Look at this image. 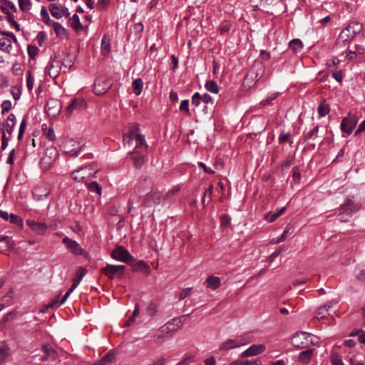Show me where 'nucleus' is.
Returning <instances> with one entry per match:
<instances>
[{
	"instance_id": "6e6552de",
	"label": "nucleus",
	"mask_w": 365,
	"mask_h": 365,
	"mask_svg": "<svg viewBox=\"0 0 365 365\" xmlns=\"http://www.w3.org/2000/svg\"><path fill=\"white\" fill-rule=\"evenodd\" d=\"M266 350L264 344H253L241 354V357L254 356L263 353Z\"/></svg>"
},
{
	"instance_id": "7c9ffc66",
	"label": "nucleus",
	"mask_w": 365,
	"mask_h": 365,
	"mask_svg": "<svg viewBox=\"0 0 365 365\" xmlns=\"http://www.w3.org/2000/svg\"><path fill=\"white\" fill-rule=\"evenodd\" d=\"M16 125V116L14 114H10L6 120V129L9 134H11L13 128Z\"/></svg>"
},
{
	"instance_id": "4468645a",
	"label": "nucleus",
	"mask_w": 365,
	"mask_h": 365,
	"mask_svg": "<svg viewBox=\"0 0 365 365\" xmlns=\"http://www.w3.org/2000/svg\"><path fill=\"white\" fill-rule=\"evenodd\" d=\"M363 29V26L359 22H352L349 24L346 29H343L340 33L339 38H343L346 33L351 31V37H354L356 34L360 33Z\"/></svg>"
},
{
	"instance_id": "f8f14e48",
	"label": "nucleus",
	"mask_w": 365,
	"mask_h": 365,
	"mask_svg": "<svg viewBox=\"0 0 365 365\" xmlns=\"http://www.w3.org/2000/svg\"><path fill=\"white\" fill-rule=\"evenodd\" d=\"M57 155V150L55 148H47L41 159V163L49 166L56 160Z\"/></svg>"
},
{
	"instance_id": "c756f323",
	"label": "nucleus",
	"mask_w": 365,
	"mask_h": 365,
	"mask_svg": "<svg viewBox=\"0 0 365 365\" xmlns=\"http://www.w3.org/2000/svg\"><path fill=\"white\" fill-rule=\"evenodd\" d=\"M143 86V82L141 78H136L132 83L133 93L136 96H139L141 93Z\"/></svg>"
},
{
	"instance_id": "20e7f679",
	"label": "nucleus",
	"mask_w": 365,
	"mask_h": 365,
	"mask_svg": "<svg viewBox=\"0 0 365 365\" xmlns=\"http://www.w3.org/2000/svg\"><path fill=\"white\" fill-rule=\"evenodd\" d=\"M111 257L115 260L129 262L133 260V257L122 246H117L111 252Z\"/></svg>"
},
{
	"instance_id": "8fccbe9b",
	"label": "nucleus",
	"mask_w": 365,
	"mask_h": 365,
	"mask_svg": "<svg viewBox=\"0 0 365 365\" xmlns=\"http://www.w3.org/2000/svg\"><path fill=\"white\" fill-rule=\"evenodd\" d=\"M11 47V42L9 39H0V49L3 51H8Z\"/></svg>"
},
{
	"instance_id": "393cba45",
	"label": "nucleus",
	"mask_w": 365,
	"mask_h": 365,
	"mask_svg": "<svg viewBox=\"0 0 365 365\" xmlns=\"http://www.w3.org/2000/svg\"><path fill=\"white\" fill-rule=\"evenodd\" d=\"M206 281L207 287L212 290L217 289L220 286V279L218 277L210 276Z\"/></svg>"
},
{
	"instance_id": "a211bd4d",
	"label": "nucleus",
	"mask_w": 365,
	"mask_h": 365,
	"mask_svg": "<svg viewBox=\"0 0 365 365\" xmlns=\"http://www.w3.org/2000/svg\"><path fill=\"white\" fill-rule=\"evenodd\" d=\"M86 108V103L83 99L74 98L71 103L66 107V115H71L72 112L76 110H82Z\"/></svg>"
},
{
	"instance_id": "412c9836",
	"label": "nucleus",
	"mask_w": 365,
	"mask_h": 365,
	"mask_svg": "<svg viewBox=\"0 0 365 365\" xmlns=\"http://www.w3.org/2000/svg\"><path fill=\"white\" fill-rule=\"evenodd\" d=\"M86 273L87 270L83 267H79L77 269L75 276L73 278V284L71 286L73 289H76L78 287V285L79 284L83 277L86 274Z\"/></svg>"
},
{
	"instance_id": "0e129e2a",
	"label": "nucleus",
	"mask_w": 365,
	"mask_h": 365,
	"mask_svg": "<svg viewBox=\"0 0 365 365\" xmlns=\"http://www.w3.org/2000/svg\"><path fill=\"white\" fill-rule=\"evenodd\" d=\"M290 137V134L289 133H281L279 136V142L280 143H283L284 142H286L287 140H289Z\"/></svg>"
},
{
	"instance_id": "f257e3e1",
	"label": "nucleus",
	"mask_w": 365,
	"mask_h": 365,
	"mask_svg": "<svg viewBox=\"0 0 365 365\" xmlns=\"http://www.w3.org/2000/svg\"><path fill=\"white\" fill-rule=\"evenodd\" d=\"M250 341L246 336H239L235 339H229L222 342L219 349L222 351H227L232 349L239 348L248 344Z\"/></svg>"
},
{
	"instance_id": "69168bd1",
	"label": "nucleus",
	"mask_w": 365,
	"mask_h": 365,
	"mask_svg": "<svg viewBox=\"0 0 365 365\" xmlns=\"http://www.w3.org/2000/svg\"><path fill=\"white\" fill-rule=\"evenodd\" d=\"M11 94L14 100H19L21 97V91L17 88H12Z\"/></svg>"
},
{
	"instance_id": "c03bdc74",
	"label": "nucleus",
	"mask_w": 365,
	"mask_h": 365,
	"mask_svg": "<svg viewBox=\"0 0 365 365\" xmlns=\"http://www.w3.org/2000/svg\"><path fill=\"white\" fill-rule=\"evenodd\" d=\"M9 220L10 222L12 224H15V225H19V226L23 225V221H22L21 218L18 215L11 213Z\"/></svg>"
},
{
	"instance_id": "4be33fe9",
	"label": "nucleus",
	"mask_w": 365,
	"mask_h": 365,
	"mask_svg": "<svg viewBox=\"0 0 365 365\" xmlns=\"http://www.w3.org/2000/svg\"><path fill=\"white\" fill-rule=\"evenodd\" d=\"M286 208L285 207H284L280 209H277L274 212H269L264 215V218L267 222H272L274 220H276V219L279 217L281 215H282L284 212Z\"/></svg>"
},
{
	"instance_id": "603ef678",
	"label": "nucleus",
	"mask_w": 365,
	"mask_h": 365,
	"mask_svg": "<svg viewBox=\"0 0 365 365\" xmlns=\"http://www.w3.org/2000/svg\"><path fill=\"white\" fill-rule=\"evenodd\" d=\"M356 335H358L359 336V341L362 343V344H365V331H362V330H359L358 331H356V332H351L350 334V336H356Z\"/></svg>"
},
{
	"instance_id": "c85d7f7f",
	"label": "nucleus",
	"mask_w": 365,
	"mask_h": 365,
	"mask_svg": "<svg viewBox=\"0 0 365 365\" xmlns=\"http://www.w3.org/2000/svg\"><path fill=\"white\" fill-rule=\"evenodd\" d=\"M90 192H95L99 195L102 193V187L96 181H93L86 184Z\"/></svg>"
},
{
	"instance_id": "6e6d98bb",
	"label": "nucleus",
	"mask_w": 365,
	"mask_h": 365,
	"mask_svg": "<svg viewBox=\"0 0 365 365\" xmlns=\"http://www.w3.org/2000/svg\"><path fill=\"white\" fill-rule=\"evenodd\" d=\"M34 79L31 76V73L29 72L27 78H26V87L29 91H31L34 88Z\"/></svg>"
},
{
	"instance_id": "2eb2a0df",
	"label": "nucleus",
	"mask_w": 365,
	"mask_h": 365,
	"mask_svg": "<svg viewBox=\"0 0 365 365\" xmlns=\"http://www.w3.org/2000/svg\"><path fill=\"white\" fill-rule=\"evenodd\" d=\"M26 225L37 235H43L48 229L45 222H36L32 220H27Z\"/></svg>"
},
{
	"instance_id": "0eeeda50",
	"label": "nucleus",
	"mask_w": 365,
	"mask_h": 365,
	"mask_svg": "<svg viewBox=\"0 0 365 365\" xmlns=\"http://www.w3.org/2000/svg\"><path fill=\"white\" fill-rule=\"evenodd\" d=\"M61 103L56 99H50L46 105V110L49 116L55 117L59 114Z\"/></svg>"
},
{
	"instance_id": "cd10ccee",
	"label": "nucleus",
	"mask_w": 365,
	"mask_h": 365,
	"mask_svg": "<svg viewBox=\"0 0 365 365\" xmlns=\"http://www.w3.org/2000/svg\"><path fill=\"white\" fill-rule=\"evenodd\" d=\"M52 26L57 36L61 38L67 36L66 30L61 24L58 22H54Z\"/></svg>"
},
{
	"instance_id": "f704fd0d",
	"label": "nucleus",
	"mask_w": 365,
	"mask_h": 365,
	"mask_svg": "<svg viewBox=\"0 0 365 365\" xmlns=\"http://www.w3.org/2000/svg\"><path fill=\"white\" fill-rule=\"evenodd\" d=\"M312 350L303 351L299 354V359L303 363H308L312 357Z\"/></svg>"
},
{
	"instance_id": "680f3d73",
	"label": "nucleus",
	"mask_w": 365,
	"mask_h": 365,
	"mask_svg": "<svg viewBox=\"0 0 365 365\" xmlns=\"http://www.w3.org/2000/svg\"><path fill=\"white\" fill-rule=\"evenodd\" d=\"M284 250V247L280 246L271 255H270V260H274L275 258L278 257V255Z\"/></svg>"
},
{
	"instance_id": "4c0bfd02",
	"label": "nucleus",
	"mask_w": 365,
	"mask_h": 365,
	"mask_svg": "<svg viewBox=\"0 0 365 365\" xmlns=\"http://www.w3.org/2000/svg\"><path fill=\"white\" fill-rule=\"evenodd\" d=\"M7 15V20L11 24V26H13L17 31H20V27L19 24L14 20V15L12 12L5 13Z\"/></svg>"
},
{
	"instance_id": "ea45409f",
	"label": "nucleus",
	"mask_w": 365,
	"mask_h": 365,
	"mask_svg": "<svg viewBox=\"0 0 365 365\" xmlns=\"http://www.w3.org/2000/svg\"><path fill=\"white\" fill-rule=\"evenodd\" d=\"M330 361L331 365H344L341 357L336 353L331 354Z\"/></svg>"
},
{
	"instance_id": "a18cd8bd",
	"label": "nucleus",
	"mask_w": 365,
	"mask_h": 365,
	"mask_svg": "<svg viewBox=\"0 0 365 365\" xmlns=\"http://www.w3.org/2000/svg\"><path fill=\"white\" fill-rule=\"evenodd\" d=\"M42 351L45 354V355L42 358L43 361L46 360L48 357L51 356V354H54V351L53 350V349L48 345H43L42 346Z\"/></svg>"
},
{
	"instance_id": "774afa93",
	"label": "nucleus",
	"mask_w": 365,
	"mask_h": 365,
	"mask_svg": "<svg viewBox=\"0 0 365 365\" xmlns=\"http://www.w3.org/2000/svg\"><path fill=\"white\" fill-rule=\"evenodd\" d=\"M241 365H262V363L260 360H247L244 362H241Z\"/></svg>"
},
{
	"instance_id": "423d86ee",
	"label": "nucleus",
	"mask_w": 365,
	"mask_h": 365,
	"mask_svg": "<svg viewBox=\"0 0 365 365\" xmlns=\"http://www.w3.org/2000/svg\"><path fill=\"white\" fill-rule=\"evenodd\" d=\"M357 124L356 118L354 116H348L343 118L341 123V129L343 132L350 135Z\"/></svg>"
},
{
	"instance_id": "338daca9",
	"label": "nucleus",
	"mask_w": 365,
	"mask_h": 365,
	"mask_svg": "<svg viewBox=\"0 0 365 365\" xmlns=\"http://www.w3.org/2000/svg\"><path fill=\"white\" fill-rule=\"evenodd\" d=\"M365 52V48L363 45L357 44L355 46V51H350V53H358L360 54H362Z\"/></svg>"
},
{
	"instance_id": "37998d69",
	"label": "nucleus",
	"mask_w": 365,
	"mask_h": 365,
	"mask_svg": "<svg viewBox=\"0 0 365 365\" xmlns=\"http://www.w3.org/2000/svg\"><path fill=\"white\" fill-rule=\"evenodd\" d=\"M19 8L22 11H26L30 9V0H19Z\"/></svg>"
},
{
	"instance_id": "a19ab883",
	"label": "nucleus",
	"mask_w": 365,
	"mask_h": 365,
	"mask_svg": "<svg viewBox=\"0 0 365 365\" xmlns=\"http://www.w3.org/2000/svg\"><path fill=\"white\" fill-rule=\"evenodd\" d=\"M355 274L358 279L365 280V266H359L355 271Z\"/></svg>"
},
{
	"instance_id": "e2e57ef3",
	"label": "nucleus",
	"mask_w": 365,
	"mask_h": 365,
	"mask_svg": "<svg viewBox=\"0 0 365 365\" xmlns=\"http://www.w3.org/2000/svg\"><path fill=\"white\" fill-rule=\"evenodd\" d=\"M278 96V93H272L270 94L265 100L262 101L263 105H267L273 100H274Z\"/></svg>"
},
{
	"instance_id": "a878e982",
	"label": "nucleus",
	"mask_w": 365,
	"mask_h": 365,
	"mask_svg": "<svg viewBox=\"0 0 365 365\" xmlns=\"http://www.w3.org/2000/svg\"><path fill=\"white\" fill-rule=\"evenodd\" d=\"M289 48L296 53L302 51L303 43L298 38L292 39L289 43Z\"/></svg>"
},
{
	"instance_id": "79ce46f5",
	"label": "nucleus",
	"mask_w": 365,
	"mask_h": 365,
	"mask_svg": "<svg viewBox=\"0 0 365 365\" xmlns=\"http://www.w3.org/2000/svg\"><path fill=\"white\" fill-rule=\"evenodd\" d=\"M12 104L11 102L9 100L4 101L1 103V113L5 115L7 113L11 108Z\"/></svg>"
},
{
	"instance_id": "5701e85b",
	"label": "nucleus",
	"mask_w": 365,
	"mask_h": 365,
	"mask_svg": "<svg viewBox=\"0 0 365 365\" xmlns=\"http://www.w3.org/2000/svg\"><path fill=\"white\" fill-rule=\"evenodd\" d=\"M49 10L51 15L56 19H61L63 16L66 15L64 9L55 4H50Z\"/></svg>"
},
{
	"instance_id": "39448f33",
	"label": "nucleus",
	"mask_w": 365,
	"mask_h": 365,
	"mask_svg": "<svg viewBox=\"0 0 365 365\" xmlns=\"http://www.w3.org/2000/svg\"><path fill=\"white\" fill-rule=\"evenodd\" d=\"M311 335L307 332L302 331L300 333H297L292 339V344L299 348L303 349L306 347L309 341Z\"/></svg>"
},
{
	"instance_id": "5fc2aeb1",
	"label": "nucleus",
	"mask_w": 365,
	"mask_h": 365,
	"mask_svg": "<svg viewBox=\"0 0 365 365\" xmlns=\"http://www.w3.org/2000/svg\"><path fill=\"white\" fill-rule=\"evenodd\" d=\"M192 288H186L182 289L179 294V299L182 300L185 299L187 297L191 294Z\"/></svg>"
},
{
	"instance_id": "473e14b6",
	"label": "nucleus",
	"mask_w": 365,
	"mask_h": 365,
	"mask_svg": "<svg viewBox=\"0 0 365 365\" xmlns=\"http://www.w3.org/2000/svg\"><path fill=\"white\" fill-rule=\"evenodd\" d=\"M329 110H330L329 106L327 103H326L325 101H322L319 103L318 108H317V112L320 117L325 116L327 114L329 113Z\"/></svg>"
},
{
	"instance_id": "09e8293b",
	"label": "nucleus",
	"mask_w": 365,
	"mask_h": 365,
	"mask_svg": "<svg viewBox=\"0 0 365 365\" xmlns=\"http://www.w3.org/2000/svg\"><path fill=\"white\" fill-rule=\"evenodd\" d=\"M43 126L46 127V125H43ZM43 133H44V135H46V137L48 140H53L55 139V133H54V130H53V128H51V127H49L48 128H46L44 129Z\"/></svg>"
},
{
	"instance_id": "b1692460",
	"label": "nucleus",
	"mask_w": 365,
	"mask_h": 365,
	"mask_svg": "<svg viewBox=\"0 0 365 365\" xmlns=\"http://www.w3.org/2000/svg\"><path fill=\"white\" fill-rule=\"evenodd\" d=\"M257 77V75L255 73V72L253 71H250L247 76L245 77L243 83L244 86L250 88L252 84H255L257 81L255 79Z\"/></svg>"
},
{
	"instance_id": "9d476101",
	"label": "nucleus",
	"mask_w": 365,
	"mask_h": 365,
	"mask_svg": "<svg viewBox=\"0 0 365 365\" xmlns=\"http://www.w3.org/2000/svg\"><path fill=\"white\" fill-rule=\"evenodd\" d=\"M90 171V165L81 167L72 173L73 179L78 182L83 181L86 178L93 176Z\"/></svg>"
},
{
	"instance_id": "9b49d317",
	"label": "nucleus",
	"mask_w": 365,
	"mask_h": 365,
	"mask_svg": "<svg viewBox=\"0 0 365 365\" xmlns=\"http://www.w3.org/2000/svg\"><path fill=\"white\" fill-rule=\"evenodd\" d=\"M62 242L66 246V247L75 255L79 256L83 253V249L76 241L66 237L63 239Z\"/></svg>"
},
{
	"instance_id": "de8ad7c7",
	"label": "nucleus",
	"mask_w": 365,
	"mask_h": 365,
	"mask_svg": "<svg viewBox=\"0 0 365 365\" xmlns=\"http://www.w3.org/2000/svg\"><path fill=\"white\" fill-rule=\"evenodd\" d=\"M41 16L42 20L48 25L50 24V18L48 15V12L45 6H42L41 10Z\"/></svg>"
},
{
	"instance_id": "bf43d9fd",
	"label": "nucleus",
	"mask_w": 365,
	"mask_h": 365,
	"mask_svg": "<svg viewBox=\"0 0 365 365\" xmlns=\"http://www.w3.org/2000/svg\"><path fill=\"white\" fill-rule=\"evenodd\" d=\"M293 232H294L293 226L290 224H288L286 226L282 235H283L285 238H287L288 237V235H292Z\"/></svg>"
},
{
	"instance_id": "4d7b16f0",
	"label": "nucleus",
	"mask_w": 365,
	"mask_h": 365,
	"mask_svg": "<svg viewBox=\"0 0 365 365\" xmlns=\"http://www.w3.org/2000/svg\"><path fill=\"white\" fill-rule=\"evenodd\" d=\"M189 101L188 100H183L181 101L180 106V110L181 111L185 112L187 114H189Z\"/></svg>"
},
{
	"instance_id": "13d9d810",
	"label": "nucleus",
	"mask_w": 365,
	"mask_h": 365,
	"mask_svg": "<svg viewBox=\"0 0 365 365\" xmlns=\"http://www.w3.org/2000/svg\"><path fill=\"white\" fill-rule=\"evenodd\" d=\"M26 120H25V119H23L21 123L19 130V135H18L19 140H21L22 138L23 134L26 129Z\"/></svg>"
},
{
	"instance_id": "72a5a7b5",
	"label": "nucleus",
	"mask_w": 365,
	"mask_h": 365,
	"mask_svg": "<svg viewBox=\"0 0 365 365\" xmlns=\"http://www.w3.org/2000/svg\"><path fill=\"white\" fill-rule=\"evenodd\" d=\"M205 88L210 93L217 94L219 92V86L216 81H208L205 85Z\"/></svg>"
},
{
	"instance_id": "052dcab7",
	"label": "nucleus",
	"mask_w": 365,
	"mask_h": 365,
	"mask_svg": "<svg viewBox=\"0 0 365 365\" xmlns=\"http://www.w3.org/2000/svg\"><path fill=\"white\" fill-rule=\"evenodd\" d=\"M136 269H138L141 272H146L148 269V266L144 261H139L136 264Z\"/></svg>"
},
{
	"instance_id": "49530a36",
	"label": "nucleus",
	"mask_w": 365,
	"mask_h": 365,
	"mask_svg": "<svg viewBox=\"0 0 365 365\" xmlns=\"http://www.w3.org/2000/svg\"><path fill=\"white\" fill-rule=\"evenodd\" d=\"M137 155L133 157L134 165L135 167H140L144 162V156L142 154L137 153Z\"/></svg>"
},
{
	"instance_id": "1a4fd4ad",
	"label": "nucleus",
	"mask_w": 365,
	"mask_h": 365,
	"mask_svg": "<svg viewBox=\"0 0 365 365\" xmlns=\"http://www.w3.org/2000/svg\"><path fill=\"white\" fill-rule=\"evenodd\" d=\"M76 141L73 140L66 141L63 145L65 153L73 157L77 156L81 153L82 146L77 143V147H76Z\"/></svg>"
},
{
	"instance_id": "dca6fc26",
	"label": "nucleus",
	"mask_w": 365,
	"mask_h": 365,
	"mask_svg": "<svg viewBox=\"0 0 365 365\" xmlns=\"http://www.w3.org/2000/svg\"><path fill=\"white\" fill-rule=\"evenodd\" d=\"M181 319L175 318L171 321L167 322L165 325L160 327L163 333H169L175 331L181 327Z\"/></svg>"
},
{
	"instance_id": "6ab92c4d",
	"label": "nucleus",
	"mask_w": 365,
	"mask_h": 365,
	"mask_svg": "<svg viewBox=\"0 0 365 365\" xmlns=\"http://www.w3.org/2000/svg\"><path fill=\"white\" fill-rule=\"evenodd\" d=\"M160 200V194L158 192H150L148 193L143 201L145 207H151L153 205L158 204Z\"/></svg>"
},
{
	"instance_id": "864d4df0",
	"label": "nucleus",
	"mask_w": 365,
	"mask_h": 365,
	"mask_svg": "<svg viewBox=\"0 0 365 365\" xmlns=\"http://www.w3.org/2000/svg\"><path fill=\"white\" fill-rule=\"evenodd\" d=\"M202 101L201 96L198 92L193 94L192 97V104L195 107L198 106Z\"/></svg>"
},
{
	"instance_id": "c9c22d12",
	"label": "nucleus",
	"mask_w": 365,
	"mask_h": 365,
	"mask_svg": "<svg viewBox=\"0 0 365 365\" xmlns=\"http://www.w3.org/2000/svg\"><path fill=\"white\" fill-rule=\"evenodd\" d=\"M135 133L130 131L128 133L123 135V143L124 145L130 146L132 141L135 140Z\"/></svg>"
},
{
	"instance_id": "2f4dec72",
	"label": "nucleus",
	"mask_w": 365,
	"mask_h": 365,
	"mask_svg": "<svg viewBox=\"0 0 365 365\" xmlns=\"http://www.w3.org/2000/svg\"><path fill=\"white\" fill-rule=\"evenodd\" d=\"M70 23L71 26L76 31H80L83 29V25L81 24L79 17L77 14H73L70 19Z\"/></svg>"
},
{
	"instance_id": "58836bf2",
	"label": "nucleus",
	"mask_w": 365,
	"mask_h": 365,
	"mask_svg": "<svg viewBox=\"0 0 365 365\" xmlns=\"http://www.w3.org/2000/svg\"><path fill=\"white\" fill-rule=\"evenodd\" d=\"M318 133H319V125H316L312 130H310L305 135V140H315L318 136Z\"/></svg>"
},
{
	"instance_id": "f3484780",
	"label": "nucleus",
	"mask_w": 365,
	"mask_h": 365,
	"mask_svg": "<svg viewBox=\"0 0 365 365\" xmlns=\"http://www.w3.org/2000/svg\"><path fill=\"white\" fill-rule=\"evenodd\" d=\"M50 193V188L47 185H38L34 188L33 195L36 200L46 197Z\"/></svg>"
},
{
	"instance_id": "ddd939ff",
	"label": "nucleus",
	"mask_w": 365,
	"mask_h": 365,
	"mask_svg": "<svg viewBox=\"0 0 365 365\" xmlns=\"http://www.w3.org/2000/svg\"><path fill=\"white\" fill-rule=\"evenodd\" d=\"M124 265H112L107 264L106 267L103 268V272L110 278H113L116 275L123 274Z\"/></svg>"
},
{
	"instance_id": "f03ea898",
	"label": "nucleus",
	"mask_w": 365,
	"mask_h": 365,
	"mask_svg": "<svg viewBox=\"0 0 365 365\" xmlns=\"http://www.w3.org/2000/svg\"><path fill=\"white\" fill-rule=\"evenodd\" d=\"M359 209L358 205L351 200H347L341 206L339 213V220L341 222H347L351 217L352 213L356 212Z\"/></svg>"
},
{
	"instance_id": "3c124183",
	"label": "nucleus",
	"mask_w": 365,
	"mask_h": 365,
	"mask_svg": "<svg viewBox=\"0 0 365 365\" xmlns=\"http://www.w3.org/2000/svg\"><path fill=\"white\" fill-rule=\"evenodd\" d=\"M101 47L102 49L106 52H108L110 50V40L108 36H103L101 40Z\"/></svg>"
},
{
	"instance_id": "e433bc0d",
	"label": "nucleus",
	"mask_w": 365,
	"mask_h": 365,
	"mask_svg": "<svg viewBox=\"0 0 365 365\" xmlns=\"http://www.w3.org/2000/svg\"><path fill=\"white\" fill-rule=\"evenodd\" d=\"M1 8L4 13L11 12L10 10L12 12H16L17 11L16 6L12 2L8 1H5Z\"/></svg>"
},
{
	"instance_id": "aec40b11",
	"label": "nucleus",
	"mask_w": 365,
	"mask_h": 365,
	"mask_svg": "<svg viewBox=\"0 0 365 365\" xmlns=\"http://www.w3.org/2000/svg\"><path fill=\"white\" fill-rule=\"evenodd\" d=\"M135 149L133 151V154L138 153L140 152H143L146 150L147 145L145 143L144 135H143L141 134H135Z\"/></svg>"
},
{
	"instance_id": "bb28decb",
	"label": "nucleus",
	"mask_w": 365,
	"mask_h": 365,
	"mask_svg": "<svg viewBox=\"0 0 365 365\" xmlns=\"http://www.w3.org/2000/svg\"><path fill=\"white\" fill-rule=\"evenodd\" d=\"M114 354L112 351L108 352L94 365H107L114 360Z\"/></svg>"
},
{
	"instance_id": "7ed1b4c3",
	"label": "nucleus",
	"mask_w": 365,
	"mask_h": 365,
	"mask_svg": "<svg viewBox=\"0 0 365 365\" xmlns=\"http://www.w3.org/2000/svg\"><path fill=\"white\" fill-rule=\"evenodd\" d=\"M111 86L110 80L101 77L95 81L93 91L96 95H103L107 93Z\"/></svg>"
}]
</instances>
